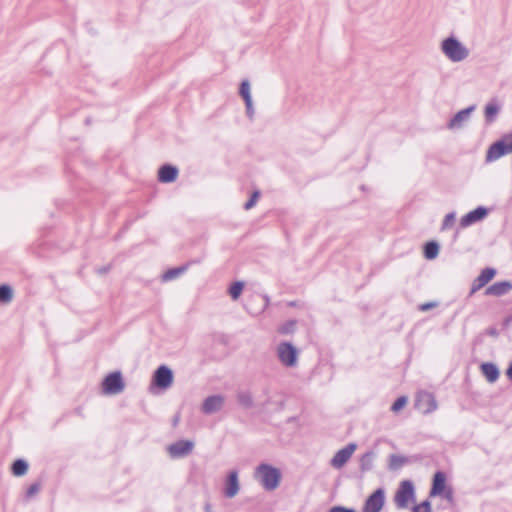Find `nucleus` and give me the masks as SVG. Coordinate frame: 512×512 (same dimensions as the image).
Wrapping results in <instances>:
<instances>
[{
	"label": "nucleus",
	"mask_w": 512,
	"mask_h": 512,
	"mask_svg": "<svg viewBox=\"0 0 512 512\" xmlns=\"http://www.w3.org/2000/svg\"><path fill=\"white\" fill-rule=\"evenodd\" d=\"M194 448V442L191 440H179L167 447V451L171 458H183L188 456Z\"/></svg>",
	"instance_id": "obj_9"
},
{
	"label": "nucleus",
	"mask_w": 512,
	"mask_h": 512,
	"mask_svg": "<svg viewBox=\"0 0 512 512\" xmlns=\"http://www.w3.org/2000/svg\"><path fill=\"white\" fill-rule=\"evenodd\" d=\"M40 491V484L39 483H33L31 484L27 491H26V496L28 498H31L33 497L34 495H36L38 492Z\"/></svg>",
	"instance_id": "obj_36"
},
{
	"label": "nucleus",
	"mask_w": 512,
	"mask_h": 512,
	"mask_svg": "<svg viewBox=\"0 0 512 512\" xmlns=\"http://www.w3.org/2000/svg\"><path fill=\"white\" fill-rule=\"evenodd\" d=\"M442 495L444 496V498L446 500H448L449 502H452L453 501V491L451 488L447 489V490H444V492L442 493Z\"/></svg>",
	"instance_id": "obj_41"
},
{
	"label": "nucleus",
	"mask_w": 512,
	"mask_h": 512,
	"mask_svg": "<svg viewBox=\"0 0 512 512\" xmlns=\"http://www.w3.org/2000/svg\"><path fill=\"white\" fill-rule=\"evenodd\" d=\"M496 275L494 268L487 267L481 271L478 277H476L472 283L469 295H473L475 292L484 287L489 283Z\"/></svg>",
	"instance_id": "obj_12"
},
{
	"label": "nucleus",
	"mask_w": 512,
	"mask_h": 512,
	"mask_svg": "<svg viewBox=\"0 0 512 512\" xmlns=\"http://www.w3.org/2000/svg\"><path fill=\"white\" fill-rule=\"evenodd\" d=\"M296 320H288L278 328V332L282 335H288L294 333L296 329Z\"/></svg>",
	"instance_id": "obj_29"
},
{
	"label": "nucleus",
	"mask_w": 512,
	"mask_h": 512,
	"mask_svg": "<svg viewBox=\"0 0 512 512\" xmlns=\"http://www.w3.org/2000/svg\"><path fill=\"white\" fill-rule=\"evenodd\" d=\"M407 397L406 396H400L398 397L392 404L391 406V411L397 413L399 412L401 409H403L406 404H407Z\"/></svg>",
	"instance_id": "obj_32"
},
{
	"label": "nucleus",
	"mask_w": 512,
	"mask_h": 512,
	"mask_svg": "<svg viewBox=\"0 0 512 512\" xmlns=\"http://www.w3.org/2000/svg\"><path fill=\"white\" fill-rule=\"evenodd\" d=\"M408 463V458L403 455L391 454L389 456V464L388 467L390 470L396 471L402 468L405 464Z\"/></svg>",
	"instance_id": "obj_22"
},
{
	"label": "nucleus",
	"mask_w": 512,
	"mask_h": 512,
	"mask_svg": "<svg viewBox=\"0 0 512 512\" xmlns=\"http://www.w3.org/2000/svg\"><path fill=\"white\" fill-rule=\"evenodd\" d=\"M245 102V106H246V114L248 116L249 119H253V116H254V107H253V102H252V99H248Z\"/></svg>",
	"instance_id": "obj_37"
},
{
	"label": "nucleus",
	"mask_w": 512,
	"mask_h": 512,
	"mask_svg": "<svg viewBox=\"0 0 512 512\" xmlns=\"http://www.w3.org/2000/svg\"><path fill=\"white\" fill-rule=\"evenodd\" d=\"M125 388L123 377L120 371L109 373L102 381V390L107 395H116Z\"/></svg>",
	"instance_id": "obj_6"
},
{
	"label": "nucleus",
	"mask_w": 512,
	"mask_h": 512,
	"mask_svg": "<svg viewBox=\"0 0 512 512\" xmlns=\"http://www.w3.org/2000/svg\"><path fill=\"white\" fill-rule=\"evenodd\" d=\"M174 375L171 368L160 365L153 373L152 384L160 389H167L173 383Z\"/></svg>",
	"instance_id": "obj_7"
},
{
	"label": "nucleus",
	"mask_w": 512,
	"mask_h": 512,
	"mask_svg": "<svg viewBox=\"0 0 512 512\" xmlns=\"http://www.w3.org/2000/svg\"><path fill=\"white\" fill-rule=\"evenodd\" d=\"M277 357L285 367H295L298 364V349L290 342H281L276 349Z\"/></svg>",
	"instance_id": "obj_4"
},
{
	"label": "nucleus",
	"mask_w": 512,
	"mask_h": 512,
	"mask_svg": "<svg viewBox=\"0 0 512 512\" xmlns=\"http://www.w3.org/2000/svg\"><path fill=\"white\" fill-rule=\"evenodd\" d=\"M439 244L436 241H429L424 245L423 254L426 259L433 260L438 256Z\"/></svg>",
	"instance_id": "obj_24"
},
{
	"label": "nucleus",
	"mask_w": 512,
	"mask_h": 512,
	"mask_svg": "<svg viewBox=\"0 0 512 512\" xmlns=\"http://www.w3.org/2000/svg\"><path fill=\"white\" fill-rule=\"evenodd\" d=\"M255 478L267 491L275 490L281 481V472L270 464H260L254 473Z\"/></svg>",
	"instance_id": "obj_1"
},
{
	"label": "nucleus",
	"mask_w": 512,
	"mask_h": 512,
	"mask_svg": "<svg viewBox=\"0 0 512 512\" xmlns=\"http://www.w3.org/2000/svg\"><path fill=\"white\" fill-rule=\"evenodd\" d=\"M329 512H356V510L353 508H346L343 506H335V507H332L329 510Z\"/></svg>",
	"instance_id": "obj_39"
},
{
	"label": "nucleus",
	"mask_w": 512,
	"mask_h": 512,
	"mask_svg": "<svg viewBox=\"0 0 512 512\" xmlns=\"http://www.w3.org/2000/svg\"><path fill=\"white\" fill-rule=\"evenodd\" d=\"M506 375L509 379L512 380V362L509 364L507 370H506Z\"/></svg>",
	"instance_id": "obj_43"
},
{
	"label": "nucleus",
	"mask_w": 512,
	"mask_h": 512,
	"mask_svg": "<svg viewBox=\"0 0 512 512\" xmlns=\"http://www.w3.org/2000/svg\"><path fill=\"white\" fill-rule=\"evenodd\" d=\"M240 490L238 471L232 470L228 473L225 486H224V495L227 498H234Z\"/></svg>",
	"instance_id": "obj_14"
},
{
	"label": "nucleus",
	"mask_w": 512,
	"mask_h": 512,
	"mask_svg": "<svg viewBox=\"0 0 512 512\" xmlns=\"http://www.w3.org/2000/svg\"><path fill=\"white\" fill-rule=\"evenodd\" d=\"M454 223H455V213L454 212L448 213L444 217L441 229L442 230L449 229L454 225Z\"/></svg>",
	"instance_id": "obj_33"
},
{
	"label": "nucleus",
	"mask_w": 512,
	"mask_h": 512,
	"mask_svg": "<svg viewBox=\"0 0 512 512\" xmlns=\"http://www.w3.org/2000/svg\"><path fill=\"white\" fill-rule=\"evenodd\" d=\"M189 264L182 265L175 268L168 269L165 273L162 275V280L167 282L176 279L180 275L184 274L188 269Z\"/></svg>",
	"instance_id": "obj_21"
},
{
	"label": "nucleus",
	"mask_w": 512,
	"mask_h": 512,
	"mask_svg": "<svg viewBox=\"0 0 512 512\" xmlns=\"http://www.w3.org/2000/svg\"><path fill=\"white\" fill-rule=\"evenodd\" d=\"M480 369L487 381L490 383H494L499 378V369L494 363H482Z\"/></svg>",
	"instance_id": "obj_20"
},
{
	"label": "nucleus",
	"mask_w": 512,
	"mask_h": 512,
	"mask_svg": "<svg viewBox=\"0 0 512 512\" xmlns=\"http://www.w3.org/2000/svg\"><path fill=\"white\" fill-rule=\"evenodd\" d=\"M445 485H446L445 473L442 471H437L433 476L432 486H431V490H430V496L434 497V496L442 495V493L445 490Z\"/></svg>",
	"instance_id": "obj_19"
},
{
	"label": "nucleus",
	"mask_w": 512,
	"mask_h": 512,
	"mask_svg": "<svg viewBox=\"0 0 512 512\" xmlns=\"http://www.w3.org/2000/svg\"><path fill=\"white\" fill-rule=\"evenodd\" d=\"M437 306H438V302L432 301V302L420 304L418 308L420 311L426 312V311L433 309Z\"/></svg>",
	"instance_id": "obj_38"
},
{
	"label": "nucleus",
	"mask_w": 512,
	"mask_h": 512,
	"mask_svg": "<svg viewBox=\"0 0 512 512\" xmlns=\"http://www.w3.org/2000/svg\"><path fill=\"white\" fill-rule=\"evenodd\" d=\"M204 511L205 512H213L212 511V506L209 502H207L205 505H204Z\"/></svg>",
	"instance_id": "obj_44"
},
{
	"label": "nucleus",
	"mask_w": 512,
	"mask_h": 512,
	"mask_svg": "<svg viewBox=\"0 0 512 512\" xmlns=\"http://www.w3.org/2000/svg\"><path fill=\"white\" fill-rule=\"evenodd\" d=\"M416 406L424 414H428L437 409V402L435 397L431 393L421 392L417 396Z\"/></svg>",
	"instance_id": "obj_11"
},
{
	"label": "nucleus",
	"mask_w": 512,
	"mask_h": 512,
	"mask_svg": "<svg viewBox=\"0 0 512 512\" xmlns=\"http://www.w3.org/2000/svg\"><path fill=\"white\" fill-rule=\"evenodd\" d=\"M243 288H244L243 282H240V281L234 282L229 288V294H230L231 298L233 300H237L240 297Z\"/></svg>",
	"instance_id": "obj_30"
},
{
	"label": "nucleus",
	"mask_w": 512,
	"mask_h": 512,
	"mask_svg": "<svg viewBox=\"0 0 512 512\" xmlns=\"http://www.w3.org/2000/svg\"><path fill=\"white\" fill-rule=\"evenodd\" d=\"M28 463L24 459H16L11 465V472L14 476L20 477L27 473Z\"/></svg>",
	"instance_id": "obj_23"
},
{
	"label": "nucleus",
	"mask_w": 512,
	"mask_h": 512,
	"mask_svg": "<svg viewBox=\"0 0 512 512\" xmlns=\"http://www.w3.org/2000/svg\"><path fill=\"white\" fill-rule=\"evenodd\" d=\"M239 94L243 98L244 101H246L248 99H252L251 93H250V82L247 79H244L240 83Z\"/></svg>",
	"instance_id": "obj_31"
},
{
	"label": "nucleus",
	"mask_w": 512,
	"mask_h": 512,
	"mask_svg": "<svg viewBox=\"0 0 512 512\" xmlns=\"http://www.w3.org/2000/svg\"><path fill=\"white\" fill-rule=\"evenodd\" d=\"M488 212V209L484 206H479L475 208L474 210L468 212L461 218V227H468L478 221L483 220L488 215Z\"/></svg>",
	"instance_id": "obj_13"
},
{
	"label": "nucleus",
	"mask_w": 512,
	"mask_h": 512,
	"mask_svg": "<svg viewBox=\"0 0 512 512\" xmlns=\"http://www.w3.org/2000/svg\"><path fill=\"white\" fill-rule=\"evenodd\" d=\"M178 168L171 164H164L159 168L158 180L161 183H172L178 176Z\"/></svg>",
	"instance_id": "obj_17"
},
{
	"label": "nucleus",
	"mask_w": 512,
	"mask_h": 512,
	"mask_svg": "<svg viewBox=\"0 0 512 512\" xmlns=\"http://www.w3.org/2000/svg\"><path fill=\"white\" fill-rule=\"evenodd\" d=\"M356 448L357 445L355 443H349L345 447L337 451L330 461L331 466L336 469L343 467L351 458Z\"/></svg>",
	"instance_id": "obj_10"
},
{
	"label": "nucleus",
	"mask_w": 512,
	"mask_h": 512,
	"mask_svg": "<svg viewBox=\"0 0 512 512\" xmlns=\"http://www.w3.org/2000/svg\"><path fill=\"white\" fill-rule=\"evenodd\" d=\"M443 54L452 62H461L469 56V50L454 36L441 42Z\"/></svg>",
	"instance_id": "obj_2"
},
{
	"label": "nucleus",
	"mask_w": 512,
	"mask_h": 512,
	"mask_svg": "<svg viewBox=\"0 0 512 512\" xmlns=\"http://www.w3.org/2000/svg\"><path fill=\"white\" fill-rule=\"evenodd\" d=\"M108 271H109V267H108V266H106V267H102V268L98 269V272H99L100 274H105V273H107Z\"/></svg>",
	"instance_id": "obj_45"
},
{
	"label": "nucleus",
	"mask_w": 512,
	"mask_h": 512,
	"mask_svg": "<svg viewBox=\"0 0 512 512\" xmlns=\"http://www.w3.org/2000/svg\"><path fill=\"white\" fill-rule=\"evenodd\" d=\"M385 504V491L376 489L364 502L362 512H380Z\"/></svg>",
	"instance_id": "obj_8"
},
{
	"label": "nucleus",
	"mask_w": 512,
	"mask_h": 512,
	"mask_svg": "<svg viewBox=\"0 0 512 512\" xmlns=\"http://www.w3.org/2000/svg\"><path fill=\"white\" fill-rule=\"evenodd\" d=\"M507 153H512V132L505 134L500 140L489 146L486 153V162L496 161Z\"/></svg>",
	"instance_id": "obj_3"
},
{
	"label": "nucleus",
	"mask_w": 512,
	"mask_h": 512,
	"mask_svg": "<svg viewBox=\"0 0 512 512\" xmlns=\"http://www.w3.org/2000/svg\"><path fill=\"white\" fill-rule=\"evenodd\" d=\"M225 398L222 395L208 396L202 403L204 414H213L220 411L224 405Z\"/></svg>",
	"instance_id": "obj_16"
},
{
	"label": "nucleus",
	"mask_w": 512,
	"mask_h": 512,
	"mask_svg": "<svg viewBox=\"0 0 512 512\" xmlns=\"http://www.w3.org/2000/svg\"><path fill=\"white\" fill-rule=\"evenodd\" d=\"M485 333L493 338H497L499 336V332L495 327L487 328Z\"/></svg>",
	"instance_id": "obj_40"
},
{
	"label": "nucleus",
	"mask_w": 512,
	"mask_h": 512,
	"mask_svg": "<svg viewBox=\"0 0 512 512\" xmlns=\"http://www.w3.org/2000/svg\"><path fill=\"white\" fill-rule=\"evenodd\" d=\"M511 290H512V282L505 280V281L495 282L492 285H490L485 290V295L500 297V296H503V295L509 293Z\"/></svg>",
	"instance_id": "obj_18"
},
{
	"label": "nucleus",
	"mask_w": 512,
	"mask_h": 512,
	"mask_svg": "<svg viewBox=\"0 0 512 512\" xmlns=\"http://www.w3.org/2000/svg\"><path fill=\"white\" fill-rule=\"evenodd\" d=\"M259 197L260 192L258 190L254 191L250 199L244 204V209L250 210L252 207H254Z\"/></svg>",
	"instance_id": "obj_35"
},
{
	"label": "nucleus",
	"mask_w": 512,
	"mask_h": 512,
	"mask_svg": "<svg viewBox=\"0 0 512 512\" xmlns=\"http://www.w3.org/2000/svg\"><path fill=\"white\" fill-rule=\"evenodd\" d=\"M511 323H512V314H511V315H509V316H507V317L503 320L502 325H503V327H504V328H508V327L511 325Z\"/></svg>",
	"instance_id": "obj_42"
},
{
	"label": "nucleus",
	"mask_w": 512,
	"mask_h": 512,
	"mask_svg": "<svg viewBox=\"0 0 512 512\" xmlns=\"http://www.w3.org/2000/svg\"><path fill=\"white\" fill-rule=\"evenodd\" d=\"M414 498L415 489L413 483L410 480L402 481L394 497L396 506L400 509L407 508L409 501L414 500Z\"/></svg>",
	"instance_id": "obj_5"
},
{
	"label": "nucleus",
	"mask_w": 512,
	"mask_h": 512,
	"mask_svg": "<svg viewBox=\"0 0 512 512\" xmlns=\"http://www.w3.org/2000/svg\"><path fill=\"white\" fill-rule=\"evenodd\" d=\"M13 298V290L7 284L0 285V303L7 304Z\"/></svg>",
	"instance_id": "obj_28"
},
{
	"label": "nucleus",
	"mask_w": 512,
	"mask_h": 512,
	"mask_svg": "<svg viewBox=\"0 0 512 512\" xmlns=\"http://www.w3.org/2000/svg\"><path fill=\"white\" fill-rule=\"evenodd\" d=\"M412 512H431V503L429 500L423 501L419 505H415L412 508Z\"/></svg>",
	"instance_id": "obj_34"
},
{
	"label": "nucleus",
	"mask_w": 512,
	"mask_h": 512,
	"mask_svg": "<svg viewBox=\"0 0 512 512\" xmlns=\"http://www.w3.org/2000/svg\"><path fill=\"white\" fill-rule=\"evenodd\" d=\"M375 458V453L373 451L366 452L360 459V469L361 471H370L373 467V460Z\"/></svg>",
	"instance_id": "obj_26"
},
{
	"label": "nucleus",
	"mask_w": 512,
	"mask_h": 512,
	"mask_svg": "<svg viewBox=\"0 0 512 512\" xmlns=\"http://www.w3.org/2000/svg\"><path fill=\"white\" fill-rule=\"evenodd\" d=\"M475 105H471L463 110L457 112L448 122L447 127L451 130L460 129L463 124L470 118L471 113L475 110Z\"/></svg>",
	"instance_id": "obj_15"
},
{
	"label": "nucleus",
	"mask_w": 512,
	"mask_h": 512,
	"mask_svg": "<svg viewBox=\"0 0 512 512\" xmlns=\"http://www.w3.org/2000/svg\"><path fill=\"white\" fill-rule=\"evenodd\" d=\"M236 398L238 404L244 409H250L253 406V397L249 391H239Z\"/></svg>",
	"instance_id": "obj_25"
},
{
	"label": "nucleus",
	"mask_w": 512,
	"mask_h": 512,
	"mask_svg": "<svg viewBox=\"0 0 512 512\" xmlns=\"http://www.w3.org/2000/svg\"><path fill=\"white\" fill-rule=\"evenodd\" d=\"M500 108L497 104L490 102L486 105L484 115L487 123H492L495 120V117L499 113Z\"/></svg>",
	"instance_id": "obj_27"
}]
</instances>
